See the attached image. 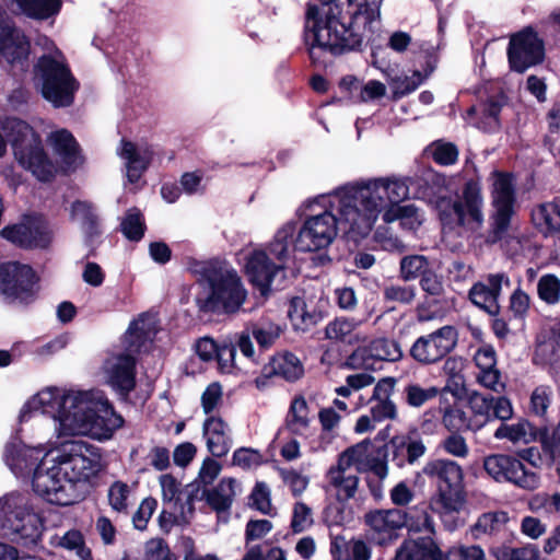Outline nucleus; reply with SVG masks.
I'll use <instances>...</instances> for the list:
<instances>
[{"instance_id":"obj_1","label":"nucleus","mask_w":560,"mask_h":560,"mask_svg":"<svg viewBox=\"0 0 560 560\" xmlns=\"http://www.w3.org/2000/svg\"><path fill=\"white\" fill-rule=\"evenodd\" d=\"M383 0H329L324 11L307 3L303 39L313 65H323V52L341 56L361 50L362 31L380 19Z\"/></svg>"},{"instance_id":"obj_2","label":"nucleus","mask_w":560,"mask_h":560,"mask_svg":"<svg viewBox=\"0 0 560 560\" xmlns=\"http://www.w3.org/2000/svg\"><path fill=\"white\" fill-rule=\"evenodd\" d=\"M394 185H407L406 179L381 177L366 183L348 184L338 190L339 215L349 224L348 233L366 237L382 210L390 205Z\"/></svg>"},{"instance_id":"obj_3","label":"nucleus","mask_w":560,"mask_h":560,"mask_svg":"<svg viewBox=\"0 0 560 560\" xmlns=\"http://www.w3.org/2000/svg\"><path fill=\"white\" fill-rule=\"evenodd\" d=\"M191 271L197 277V282L208 288L207 293L195 298L200 314L230 315L242 307L247 291L236 270L225 260L212 258L196 261Z\"/></svg>"},{"instance_id":"obj_4","label":"nucleus","mask_w":560,"mask_h":560,"mask_svg":"<svg viewBox=\"0 0 560 560\" xmlns=\"http://www.w3.org/2000/svg\"><path fill=\"white\" fill-rule=\"evenodd\" d=\"M60 424L74 433H88L98 441L113 438L124 418L107 400H93L88 392H69L58 402Z\"/></svg>"},{"instance_id":"obj_5","label":"nucleus","mask_w":560,"mask_h":560,"mask_svg":"<svg viewBox=\"0 0 560 560\" xmlns=\"http://www.w3.org/2000/svg\"><path fill=\"white\" fill-rule=\"evenodd\" d=\"M2 128L19 164L30 171L39 182L47 183L55 178L56 167L47 155L40 136L25 120L9 117Z\"/></svg>"},{"instance_id":"obj_6","label":"nucleus","mask_w":560,"mask_h":560,"mask_svg":"<svg viewBox=\"0 0 560 560\" xmlns=\"http://www.w3.org/2000/svg\"><path fill=\"white\" fill-rule=\"evenodd\" d=\"M34 73L42 81V96L54 107H69L73 104L80 83L66 62L44 54L34 65Z\"/></svg>"},{"instance_id":"obj_7","label":"nucleus","mask_w":560,"mask_h":560,"mask_svg":"<svg viewBox=\"0 0 560 560\" xmlns=\"http://www.w3.org/2000/svg\"><path fill=\"white\" fill-rule=\"evenodd\" d=\"M423 472L436 486L432 509L439 513L459 511L464 503L462 467L451 459H434L425 464Z\"/></svg>"},{"instance_id":"obj_8","label":"nucleus","mask_w":560,"mask_h":560,"mask_svg":"<svg viewBox=\"0 0 560 560\" xmlns=\"http://www.w3.org/2000/svg\"><path fill=\"white\" fill-rule=\"evenodd\" d=\"M50 463L58 464L62 476L75 488L78 482L91 481L103 469L100 448L83 441L63 443Z\"/></svg>"},{"instance_id":"obj_9","label":"nucleus","mask_w":560,"mask_h":560,"mask_svg":"<svg viewBox=\"0 0 560 560\" xmlns=\"http://www.w3.org/2000/svg\"><path fill=\"white\" fill-rule=\"evenodd\" d=\"M439 218L444 226L453 229L463 226L477 231L485 222L483 196L479 182L469 179L465 183L462 192L452 200L442 203Z\"/></svg>"},{"instance_id":"obj_10","label":"nucleus","mask_w":560,"mask_h":560,"mask_svg":"<svg viewBox=\"0 0 560 560\" xmlns=\"http://www.w3.org/2000/svg\"><path fill=\"white\" fill-rule=\"evenodd\" d=\"M490 198L493 213V241L499 240L510 226L511 218L515 213L516 182L512 173L493 171L489 175Z\"/></svg>"},{"instance_id":"obj_11","label":"nucleus","mask_w":560,"mask_h":560,"mask_svg":"<svg viewBox=\"0 0 560 560\" xmlns=\"http://www.w3.org/2000/svg\"><path fill=\"white\" fill-rule=\"evenodd\" d=\"M59 465L42 466L32 477L33 491L50 504L69 506L84 499V495L62 476Z\"/></svg>"},{"instance_id":"obj_12","label":"nucleus","mask_w":560,"mask_h":560,"mask_svg":"<svg viewBox=\"0 0 560 560\" xmlns=\"http://www.w3.org/2000/svg\"><path fill=\"white\" fill-rule=\"evenodd\" d=\"M364 522L372 533V539L381 546L397 539L398 530L402 527L409 533L420 532L418 518L397 508L370 511L364 515Z\"/></svg>"},{"instance_id":"obj_13","label":"nucleus","mask_w":560,"mask_h":560,"mask_svg":"<svg viewBox=\"0 0 560 560\" xmlns=\"http://www.w3.org/2000/svg\"><path fill=\"white\" fill-rule=\"evenodd\" d=\"M483 468L495 481L511 482L524 490H535L540 485L539 475L512 455H489L483 459Z\"/></svg>"},{"instance_id":"obj_14","label":"nucleus","mask_w":560,"mask_h":560,"mask_svg":"<svg viewBox=\"0 0 560 560\" xmlns=\"http://www.w3.org/2000/svg\"><path fill=\"white\" fill-rule=\"evenodd\" d=\"M402 357L401 349L393 339L381 337L359 346L347 357L346 366L352 370L377 371L384 362H395Z\"/></svg>"},{"instance_id":"obj_15","label":"nucleus","mask_w":560,"mask_h":560,"mask_svg":"<svg viewBox=\"0 0 560 560\" xmlns=\"http://www.w3.org/2000/svg\"><path fill=\"white\" fill-rule=\"evenodd\" d=\"M31 42L24 31L0 12V55L11 68L25 72L30 67Z\"/></svg>"},{"instance_id":"obj_16","label":"nucleus","mask_w":560,"mask_h":560,"mask_svg":"<svg viewBox=\"0 0 560 560\" xmlns=\"http://www.w3.org/2000/svg\"><path fill=\"white\" fill-rule=\"evenodd\" d=\"M337 217L330 211L308 217L294 241L300 252H318L327 248L337 235Z\"/></svg>"},{"instance_id":"obj_17","label":"nucleus","mask_w":560,"mask_h":560,"mask_svg":"<svg viewBox=\"0 0 560 560\" xmlns=\"http://www.w3.org/2000/svg\"><path fill=\"white\" fill-rule=\"evenodd\" d=\"M0 236L19 248H46L50 244V234L45 219L39 214H26L22 222L7 225Z\"/></svg>"},{"instance_id":"obj_18","label":"nucleus","mask_w":560,"mask_h":560,"mask_svg":"<svg viewBox=\"0 0 560 560\" xmlns=\"http://www.w3.org/2000/svg\"><path fill=\"white\" fill-rule=\"evenodd\" d=\"M38 277L35 270L20 261L0 264V292L7 298L25 302L35 294Z\"/></svg>"},{"instance_id":"obj_19","label":"nucleus","mask_w":560,"mask_h":560,"mask_svg":"<svg viewBox=\"0 0 560 560\" xmlns=\"http://www.w3.org/2000/svg\"><path fill=\"white\" fill-rule=\"evenodd\" d=\"M44 523V518L38 513L16 509L5 514L2 527L5 529V535L11 536L12 541L25 548H34L42 540Z\"/></svg>"},{"instance_id":"obj_20","label":"nucleus","mask_w":560,"mask_h":560,"mask_svg":"<svg viewBox=\"0 0 560 560\" xmlns=\"http://www.w3.org/2000/svg\"><path fill=\"white\" fill-rule=\"evenodd\" d=\"M508 57L511 68L523 73L528 68L542 62L545 57L542 42L532 28H525L511 36Z\"/></svg>"},{"instance_id":"obj_21","label":"nucleus","mask_w":560,"mask_h":560,"mask_svg":"<svg viewBox=\"0 0 560 560\" xmlns=\"http://www.w3.org/2000/svg\"><path fill=\"white\" fill-rule=\"evenodd\" d=\"M387 456L383 445H375L365 439L355 445L346 448L338 458L339 466L350 468L352 465H364L380 478L387 475Z\"/></svg>"},{"instance_id":"obj_22","label":"nucleus","mask_w":560,"mask_h":560,"mask_svg":"<svg viewBox=\"0 0 560 560\" xmlns=\"http://www.w3.org/2000/svg\"><path fill=\"white\" fill-rule=\"evenodd\" d=\"M283 265H277L264 249H254L245 259L244 273L248 282L261 296L267 298L271 293V284Z\"/></svg>"},{"instance_id":"obj_23","label":"nucleus","mask_w":560,"mask_h":560,"mask_svg":"<svg viewBox=\"0 0 560 560\" xmlns=\"http://www.w3.org/2000/svg\"><path fill=\"white\" fill-rule=\"evenodd\" d=\"M43 450L24 444L9 443L4 450V462L19 478L33 477L35 470L50 462L51 453L42 456Z\"/></svg>"},{"instance_id":"obj_24","label":"nucleus","mask_w":560,"mask_h":560,"mask_svg":"<svg viewBox=\"0 0 560 560\" xmlns=\"http://www.w3.org/2000/svg\"><path fill=\"white\" fill-rule=\"evenodd\" d=\"M384 54V48L372 49V65L383 72L394 98L402 97L415 91L420 84V71L416 70L413 77H408L399 69L398 65H390Z\"/></svg>"},{"instance_id":"obj_25","label":"nucleus","mask_w":560,"mask_h":560,"mask_svg":"<svg viewBox=\"0 0 560 560\" xmlns=\"http://www.w3.org/2000/svg\"><path fill=\"white\" fill-rule=\"evenodd\" d=\"M287 314L293 330L300 332L311 331L327 316L320 305L298 295L289 300Z\"/></svg>"},{"instance_id":"obj_26","label":"nucleus","mask_w":560,"mask_h":560,"mask_svg":"<svg viewBox=\"0 0 560 560\" xmlns=\"http://www.w3.org/2000/svg\"><path fill=\"white\" fill-rule=\"evenodd\" d=\"M488 283L478 282L469 291L471 302L491 315L499 313L498 299L501 293L502 284L509 283V278L504 273L489 275Z\"/></svg>"},{"instance_id":"obj_27","label":"nucleus","mask_w":560,"mask_h":560,"mask_svg":"<svg viewBox=\"0 0 560 560\" xmlns=\"http://www.w3.org/2000/svg\"><path fill=\"white\" fill-rule=\"evenodd\" d=\"M136 358L132 354H120L109 372V384L124 399L136 388Z\"/></svg>"},{"instance_id":"obj_28","label":"nucleus","mask_w":560,"mask_h":560,"mask_svg":"<svg viewBox=\"0 0 560 560\" xmlns=\"http://www.w3.org/2000/svg\"><path fill=\"white\" fill-rule=\"evenodd\" d=\"M457 341V332L444 326L422 339V362H435L448 353Z\"/></svg>"},{"instance_id":"obj_29","label":"nucleus","mask_w":560,"mask_h":560,"mask_svg":"<svg viewBox=\"0 0 560 560\" xmlns=\"http://www.w3.org/2000/svg\"><path fill=\"white\" fill-rule=\"evenodd\" d=\"M422 200L428 205L434 207L438 214L442 211V203L447 202L450 199L451 180L445 175L439 174L433 170L422 171Z\"/></svg>"},{"instance_id":"obj_30","label":"nucleus","mask_w":560,"mask_h":560,"mask_svg":"<svg viewBox=\"0 0 560 560\" xmlns=\"http://www.w3.org/2000/svg\"><path fill=\"white\" fill-rule=\"evenodd\" d=\"M422 560H486V555L480 546L471 545L454 548L445 557L433 540L422 539Z\"/></svg>"},{"instance_id":"obj_31","label":"nucleus","mask_w":560,"mask_h":560,"mask_svg":"<svg viewBox=\"0 0 560 560\" xmlns=\"http://www.w3.org/2000/svg\"><path fill=\"white\" fill-rule=\"evenodd\" d=\"M19 12L33 21L55 20L61 12L63 0H12Z\"/></svg>"},{"instance_id":"obj_32","label":"nucleus","mask_w":560,"mask_h":560,"mask_svg":"<svg viewBox=\"0 0 560 560\" xmlns=\"http://www.w3.org/2000/svg\"><path fill=\"white\" fill-rule=\"evenodd\" d=\"M235 485L234 478L224 477L212 489H202V498L215 513L229 512L236 494Z\"/></svg>"},{"instance_id":"obj_33","label":"nucleus","mask_w":560,"mask_h":560,"mask_svg":"<svg viewBox=\"0 0 560 560\" xmlns=\"http://www.w3.org/2000/svg\"><path fill=\"white\" fill-rule=\"evenodd\" d=\"M348 468L342 466H332L327 471L329 485L336 489V499L341 503L348 502L354 498L358 490L359 477L355 475H346Z\"/></svg>"},{"instance_id":"obj_34","label":"nucleus","mask_w":560,"mask_h":560,"mask_svg":"<svg viewBox=\"0 0 560 560\" xmlns=\"http://www.w3.org/2000/svg\"><path fill=\"white\" fill-rule=\"evenodd\" d=\"M269 363L275 370V375L289 383H294L304 375L302 362L292 352L278 353L270 359Z\"/></svg>"},{"instance_id":"obj_35","label":"nucleus","mask_w":560,"mask_h":560,"mask_svg":"<svg viewBox=\"0 0 560 560\" xmlns=\"http://www.w3.org/2000/svg\"><path fill=\"white\" fill-rule=\"evenodd\" d=\"M121 158L127 161V177L131 184L137 183L150 165V156L141 154L137 145L129 140H121Z\"/></svg>"},{"instance_id":"obj_36","label":"nucleus","mask_w":560,"mask_h":560,"mask_svg":"<svg viewBox=\"0 0 560 560\" xmlns=\"http://www.w3.org/2000/svg\"><path fill=\"white\" fill-rule=\"evenodd\" d=\"M390 191L393 201L382 210L384 211V222L392 223L399 219L412 217L417 209L413 206L400 205V202L409 198L408 185H394Z\"/></svg>"},{"instance_id":"obj_37","label":"nucleus","mask_w":560,"mask_h":560,"mask_svg":"<svg viewBox=\"0 0 560 560\" xmlns=\"http://www.w3.org/2000/svg\"><path fill=\"white\" fill-rule=\"evenodd\" d=\"M50 138L54 150L62 163L68 167L73 166L80 154V145L74 136L67 129H60L52 132Z\"/></svg>"},{"instance_id":"obj_38","label":"nucleus","mask_w":560,"mask_h":560,"mask_svg":"<svg viewBox=\"0 0 560 560\" xmlns=\"http://www.w3.org/2000/svg\"><path fill=\"white\" fill-rule=\"evenodd\" d=\"M493 435L498 440L506 439L514 444H528L536 436L534 427L525 419H520L517 422L510 424L501 423Z\"/></svg>"},{"instance_id":"obj_39","label":"nucleus","mask_w":560,"mask_h":560,"mask_svg":"<svg viewBox=\"0 0 560 560\" xmlns=\"http://www.w3.org/2000/svg\"><path fill=\"white\" fill-rule=\"evenodd\" d=\"M393 462L398 467L405 463L412 464L420 457V441H410L408 435H396L390 439Z\"/></svg>"},{"instance_id":"obj_40","label":"nucleus","mask_w":560,"mask_h":560,"mask_svg":"<svg viewBox=\"0 0 560 560\" xmlns=\"http://www.w3.org/2000/svg\"><path fill=\"white\" fill-rule=\"evenodd\" d=\"M330 552L336 560H370L371 558V548L362 539H351L345 542L342 548L336 538L331 541Z\"/></svg>"},{"instance_id":"obj_41","label":"nucleus","mask_w":560,"mask_h":560,"mask_svg":"<svg viewBox=\"0 0 560 560\" xmlns=\"http://www.w3.org/2000/svg\"><path fill=\"white\" fill-rule=\"evenodd\" d=\"M50 544L55 547H60L70 551H75V555L81 560H93L92 551L85 545L83 534L78 529H70L63 536L55 535Z\"/></svg>"},{"instance_id":"obj_42","label":"nucleus","mask_w":560,"mask_h":560,"mask_svg":"<svg viewBox=\"0 0 560 560\" xmlns=\"http://www.w3.org/2000/svg\"><path fill=\"white\" fill-rule=\"evenodd\" d=\"M533 220L545 234L555 233L560 230V208L555 202L541 203L533 211Z\"/></svg>"},{"instance_id":"obj_43","label":"nucleus","mask_w":560,"mask_h":560,"mask_svg":"<svg viewBox=\"0 0 560 560\" xmlns=\"http://www.w3.org/2000/svg\"><path fill=\"white\" fill-rule=\"evenodd\" d=\"M467 402L472 413L470 419L480 424V429L492 420V396L472 390L468 394Z\"/></svg>"},{"instance_id":"obj_44","label":"nucleus","mask_w":560,"mask_h":560,"mask_svg":"<svg viewBox=\"0 0 560 560\" xmlns=\"http://www.w3.org/2000/svg\"><path fill=\"white\" fill-rule=\"evenodd\" d=\"M310 425L308 406L303 396L295 397L290 405L287 428L294 435H301L302 429Z\"/></svg>"},{"instance_id":"obj_45","label":"nucleus","mask_w":560,"mask_h":560,"mask_svg":"<svg viewBox=\"0 0 560 560\" xmlns=\"http://www.w3.org/2000/svg\"><path fill=\"white\" fill-rule=\"evenodd\" d=\"M120 231L130 242H139L143 238L147 225L139 208L133 207L127 210L120 223Z\"/></svg>"},{"instance_id":"obj_46","label":"nucleus","mask_w":560,"mask_h":560,"mask_svg":"<svg viewBox=\"0 0 560 560\" xmlns=\"http://www.w3.org/2000/svg\"><path fill=\"white\" fill-rule=\"evenodd\" d=\"M295 233V225L288 223L277 231L273 241L269 244L268 250L278 261L277 265H283L289 257V245Z\"/></svg>"},{"instance_id":"obj_47","label":"nucleus","mask_w":560,"mask_h":560,"mask_svg":"<svg viewBox=\"0 0 560 560\" xmlns=\"http://www.w3.org/2000/svg\"><path fill=\"white\" fill-rule=\"evenodd\" d=\"M510 521L508 512L494 511L480 515L472 526V533L476 537L481 534H495L504 528Z\"/></svg>"},{"instance_id":"obj_48","label":"nucleus","mask_w":560,"mask_h":560,"mask_svg":"<svg viewBox=\"0 0 560 560\" xmlns=\"http://www.w3.org/2000/svg\"><path fill=\"white\" fill-rule=\"evenodd\" d=\"M528 509L533 513L555 515L560 513V492H538L528 500Z\"/></svg>"},{"instance_id":"obj_49","label":"nucleus","mask_w":560,"mask_h":560,"mask_svg":"<svg viewBox=\"0 0 560 560\" xmlns=\"http://www.w3.org/2000/svg\"><path fill=\"white\" fill-rule=\"evenodd\" d=\"M443 423L450 431L454 432L480 430V424L474 422L470 418L467 417L463 409L457 407L445 410L443 416Z\"/></svg>"},{"instance_id":"obj_50","label":"nucleus","mask_w":560,"mask_h":560,"mask_svg":"<svg viewBox=\"0 0 560 560\" xmlns=\"http://www.w3.org/2000/svg\"><path fill=\"white\" fill-rule=\"evenodd\" d=\"M425 153L441 165H452L458 159V149L452 142L436 140L432 142L427 149Z\"/></svg>"},{"instance_id":"obj_51","label":"nucleus","mask_w":560,"mask_h":560,"mask_svg":"<svg viewBox=\"0 0 560 560\" xmlns=\"http://www.w3.org/2000/svg\"><path fill=\"white\" fill-rule=\"evenodd\" d=\"M537 293L545 303L549 305L558 304L560 301V279L552 273L541 276L537 282Z\"/></svg>"},{"instance_id":"obj_52","label":"nucleus","mask_w":560,"mask_h":560,"mask_svg":"<svg viewBox=\"0 0 560 560\" xmlns=\"http://www.w3.org/2000/svg\"><path fill=\"white\" fill-rule=\"evenodd\" d=\"M497 560H538L539 550L535 545L528 544L523 547H499L493 550Z\"/></svg>"},{"instance_id":"obj_53","label":"nucleus","mask_w":560,"mask_h":560,"mask_svg":"<svg viewBox=\"0 0 560 560\" xmlns=\"http://www.w3.org/2000/svg\"><path fill=\"white\" fill-rule=\"evenodd\" d=\"M282 329L273 323L256 325L253 327L252 334L256 342L261 349H269L275 341L281 336Z\"/></svg>"},{"instance_id":"obj_54","label":"nucleus","mask_w":560,"mask_h":560,"mask_svg":"<svg viewBox=\"0 0 560 560\" xmlns=\"http://www.w3.org/2000/svg\"><path fill=\"white\" fill-rule=\"evenodd\" d=\"M551 400V387L546 385L537 386L530 395V411L538 417H545Z\"/></svg>"},{"instance_id":"obj_55","label":"nucleus","mask_w":560,"mask_h":560,"mask_svg":"<svg viewBox=\"0 0 560 560\" xmlns=\"http://www.w3.org/2000/svg\"><path fill=\"white\" fill-rule=\"evenodd\" d=\"M312 510L304 502H296L293 506L291 530L294 534L303 533L313 525Z\"/></svg>"},{"instance_id":"obj_56","label":"nucleus","mask_w":560,"mask_h":560,"mask_svg":"<svg viewBox=\"0 0 560 560\" xmlns=\"http://www.w3.org/2000/svg\"><path fill=\"white\" fill-rule=\"evenodd\" d=\"M279 475L282 481L289 486L291 493L294 498L300 497L308 486V478L301 475L293 468H279Z\"/></svg>"},{"instance_id":"obj_57","label":"nucleus","mask_w":560,"mask_h":560,"mask_svg":"<svg viewBox=\"0 0 560 560\" xmlns=\"http://www.w3.org/2000/svg\"><path fill=\"white\" fill-rule=\"evenodd\" d=\"M252 500V508L259 511L265 515H270L271 512V498L270 490L267 485L262 481L256 482L252 493L249 495Z\"/></svg>"},{"instance_id":"obj_58","label":"nucleus","mask_w":560,"mask_h":560,"mask_svg":"<svg viewBox=\"0 0 560 560\" xmlns=\"http://www.w3.org/2000/svg\"><path fill=\"white\" fill-rule=\"evenodd\" d=\"M145 560H177L163 538L151 539L145 546Z\"/></svg>"},{"instance_id":"obj_59","label":"nucleus","mask_w":560,"mask_h":560,"mask_svg":"<svg viewBox=\"0 0 560 560\" xmlns=\"http://www.w3.org/2000/svg\"><path fill=\"white\" fill-rule=\"evenodd\" d=\"M272 523L269 520H253L250 518L245 526V546L250 545L253 541L264 538L272 530Z\"/></svg>"},{"instance_id":"obj_60","label":"nucleus","mask_w":560,"mask_h":560,"mask_svg":"<svg viewBox=\"0 0 560 560\" xmlns=\"http://www.w3.org/2000/svg\"><path fill=\"white\" fill-rule=\"evenodd\" d=\"M129 495L128 485L122 481H115L108 490V501L113 510L116 512H125L127 510V499Z\"/></svg>"},{"instance_id":"obj_61","label":"nucleus","mask_w":560,"mask_h":560,"mask_svg":"<svg viewBox=\"0 0 560 560\" xmlns=\"http://www.w3.org/2000/svg\"><path fill=\"white\" fill-rule=\"evenodd\" d=\"M262 463V456L257 450L248 447L237 448L232 456V464L234 466L242 467L243 469H249L252 466H259Z\"/></svg>"},{"instance_id":"obj_62","label":"nucleus","mask_w":560,"mask_h":560,"mask_svg":"<svg viewBox=\"0 0 560 560\" xmlns=\"http://www.w3.org/2000/svg\"><path fill=\"white\" fill-rule=\"evenodd\" d=\"M476 380L479 385L494 393L500 394L505 389V383L502 381V375L498 368L478 372Z\"/></svg>"},{"instance_id":"obj_63","label":"nucleus","mask_w":560,"mask_h":560,"mask_svg":"<svg viewBox=\"0 0 560 560\" xmlns=\"http://www.w3.org/2000/svg\"><path fill=\"white\" fill-rule=\"evenodd\" d=\"M156 506L158 501L152 497H148L142 500L132 517L133 525L137 529L144 530L147 528L148 522L151 518Z\"/></svg>"},{"instance_id":"obj_64","label":"nucleus","mask_w":560,"mask_h":560,"mask_svg":"<svg viewBox=\"0 0 560 560\" xmlns=\"http://www.w3.org/2000/svg\"><path fill=\"white\" fill-rule=\"evenodd\" d=\"M383 295L386 301L410 303L416 298L413 285L390 284L384 288Z\"/></svg>"}]
</instances>
